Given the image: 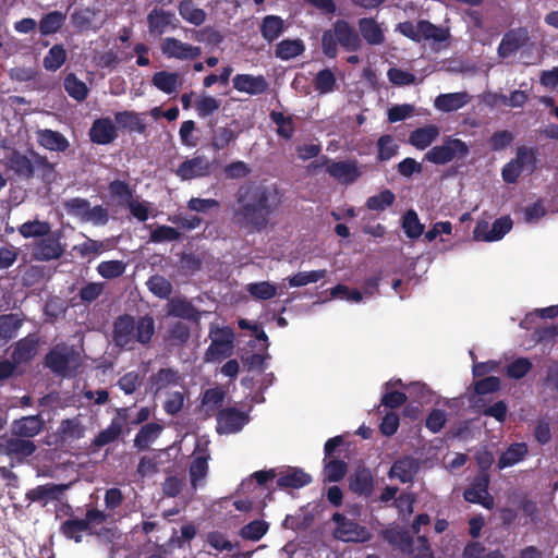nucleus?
<instances>
[{
    "label": "nucleus",
    "mask_w": 558,
    "mask_h": 558,
    "mask_svg": "<svg viewBox=\"0 0 558 558\" xmlns=\"http://www.w3.org/2000/svg\"><path fill=\"white\" fill-rule=\"evenodd\" d=\"M283 203V193L276 183L248 181L234 193L230 221L245 234L263 233Z\"/></svg>",
    "instance_id": "f257e3e1"
},
{
    "label": "nucleus",
    "mask_w": 558,
    "mask_h": 558,
    "mask_svg": "<svg viewBox=\"0 0 558 558\" xmlns=\"http://www.w3.org/2000/svg\"><path fill=\"white\" fill-rule=\"evenodd\" d=\"M155 332V320L151 315L146 314L135 319L130 314H122L113 322L112 341L120 349L133 350L136 343L149 345Z\"/></svg>",
    "instance_id": "f03ea898"
},
{
    "label": "nucleus",
    "mask_w": 558,
    "mask_h": 558,
    "mask_svg": "<svg viewBox=\"0 0 558 558\" xmlns=\"http://www.w3.org/2000/svg\"><path fill=\"white\" fill-rule=\"evenodd\" d=\"M10 162L15 174L25 180L37 177L44 183L50 184L57 178L56 165L34 149H28L27 154L13 151Z\"/></svg>",
    "instance_id": "7ed1b4c3"
},
{
    "label": "nucleus",
    "mask_w": 558,
    "mask_h": 558,
    "mask_svg": "<svg viewBox=\"0 0 558 558\" xmlns=\"http://www.w3.org/2000/svg\"><path fill=\"white\" fill-rule=\"evenodd\" d=\"M338 45L349 52H356L362 47V39L357 31L345 20H337L330 29L322 35L323 53L335 59L338 54Z\"/></svg>",
    "instance_id": "20e7f679"
},
{
    "label": "nucleus",
    "mask_w": 558,
    "mask_h": 558,
    "mask_svg": "<svg viewBox=\"0 0 558 558\" xmlns=\"http://www.w3.org/2000/svg\"><path fill=\"white\" fill-rule=\"evenodd\" d=\"M44 366L57 376L71 377L81 366V355L73 345L57 343L46 353Z\"/></svg>",
    "instance_id": "39448f33"
},
{
    "label": "nucleus",
    "mask_w": 558,
    "mask_h": 558,
    "mask_svg": "<svg viewBox=\"0 0 558 558\" xmlns=\"http://www.w3.org/2000/svg\"><path fill=\"white\" fill-rule=\"evenodd\" d=\"M107 520V514L97 509L90 508L87 509L85 513V518H69L64 520L60 525V533L66 538L72 539L75 543H81L83 541V534L93 535V525L101 524Z\"/></svg>",
    "instance_id": "423d86ee"
},
{
    "label": "nucleus",
    "mask_w": 558,
    "mask_h": 558,
    "mask_svg": "<svg viewBox=\"0 0 558 558\" xmlns=\"http://www.w3.org/2000/svg\"><path fill=\"white\" fill-rule=\"evenodd\" d=\"M470 154L468 144L452 136H447L442 144L433 146L424 156V160L434 165H447L454 159H464Z\"/></svg>",
    "instance_id": "0eeeda50"
},
{
    "label": "nucleus",
    "mask_w": 558,
    "mask_h": 558,
    "mask_svg": "<svg viewBox=\"0 0 558 558\" xmlns=\"http://www.w3.org/2000/svg\"><path fill=\"white\" fill-rule=\"evenodd\" d=\"M331 520L336 524L333 536L339 541L344 543H366L373 537V534L366 526L347 518L340 512L333 513Z\"/></svg>",
    "instance_id": "6e6552de"
},
{
    "label": "nucleus",
    "mask_w": 558,
    "mask_h": 558,
    "mask_svg": "<svg viewBox=\"0 0 558 558\" xmlns=\"http://www.w3.org/2000/svg\"><path fill=\"white\" fill-rule=\"evenodd\" d=\"M37 447L33 440L17 436L0 437V456L10 459V466L15 468L24 464L33 456Z\"/></svg>",
    "instance_id": "1a4fd4ad"
},
{
    "label": "nucleus",
    "mask_w": 558,
    "mask_h": 558,
    "mask_svg": "<svg viewBox=\"0 0 558 558\" xmlns=\"http://www.w3.org/2000/svg\"><path fill=\"white\" fill-rule=\"evenodd\" d=\"M64 253V247L61 244L60 232L51 231L48 235L35 240L32 244V257L38 262H50L59 259Z\"/></svg>",
    "instance_id": "9d476101"
},
{
    "label": "nucleus",
    "mask_w": 558,
    "mask_h": 558,
    "mask_svg": "<svg viewBox=\"0 0 558 558\" xmlns=\"http://www.w3.org/2000/svg\"><path fill=\"white\" fill-rule=\"evenodd\" d=\"M513 221L510 216H502L497 218L490 226L487 221H477L473 235L477 241L494 242L501 240L508 232L511 231Z\"/></svg>",
    "instance_id": "9b49d317"
},
{
    "label": "nucleus",
    "mask_w": 558,
    "mask_h": 558,
    "mask_svg": "<svg viewBox=\"0 0 558 558\" xmlns=\"http://www.w3.org/2000/svg\"><path fill=\"white\" fill-rule=\"evenodd\" d=\"M489 475L485 472L478 473L472 481L471 486L463 493V498L471 504L481 505L490 510L495 502L493 496L488 493Z\"/></svg>",
    "instance_id": "f8f14e48"
},
{
    "label": "nucleus",
    "mask_w": 558,
    "mask_h": 558,
    "mask_svg": "<svg viewBox=\"0 0 558 558\" xmlns=\"http://www.w3.org/2000/svg\"><path fill=\"white\" fill-rule=\"evenodd\" d=\"M160 50L166 58L178 60H194L202 54L201 47L183 43L175 37L163 38Z\"/></svg>",
    "instance_id": "ddd939ff"
},
{
    "label": "nucleus",
    "mask_w": 558,
    "mask_h": 558,
    "mask_svg": "<svg viewBox=\"0 0 558 558\" xmlns=\"http://www.w3.org/2000/svg\"><path fill=\"white\" fill-rule=\"evenodd\" d=\"M217 432L219 434H234L240 432L248 422V415L236 408L220 409L216 415Z\"/></svg>",
    "instance_id": "4468645a"
},
{
    "label": "nucleus",
    "mask_w": 558,
    "mask_h": 558,
    "mask_svg": "<svg viewBox=\"0 0 558 558\" xmlns=\"http://www.w3.org/2000/svg\"><path fill=\"white\" fill-rule=\"evenodd\" d=\"M327 173L342 185H351L362 175L356 160H331Z\"/></svg>",
    "instance_id": "2eb2a0df"
},
{
    "label": "nucleus",
    "mask_w": 558,
    "mask_h": 558,
    "mask_svg": "<svg viewBox=\"0 0 558 558\" xmlns=\"http://www.w3.org/2000/svg\"><path fill=\"white\" fill-rule=\"evenodd\" d=\"M70 484L47 483L26 492L25 497L31 502H39L45 507L49 501H59Z\"/></svg>",
    "instance_id": "dca6fc26"
},
{
    "label": "nucleus",
    "mask_w": 558,
    "mask_h": 558,
    "mask_svg": "<svg viewBox=\"0 0 558 558\" xmlns=\"http://www.w3.org/2000/svg\"><path fill=\"white\" fill-rule=\"evenodd\" d=\"M40 338L36 332L28 333L13 344L11 359L16 365L27 364L37 354Z\"/></svg>",
    "instance_id": "f3484780"
},
{
    "label": "nucleus",
    "mask_w": 558,
    "mask_h": 558,
    "mask_svg": "<svg viewBox=\"0 0 558 558\" xmlns=\"http://www.w3.org/2000/svg\"><path fill=\"white\" fill-rule=\"evenodd\" d=\"M128 408L117 409V416L113 417L107 428L98 433L94 439L96 447H104L116 441L122 434L123 424L128 420Z\"/></svg>",
    "instance_id": "a211bd4d"
},
{
    "label": "nucleus",
    "mask_w": 558,
    "mask_h": 558,
    "mask_svg": "<svg viewBox=\"0 0 558 558\" xmlns=\"http://www.w3.org/2000/svg\"><path fill=\"white\" fill-rule=\"evenodd\" d=\"M529 39V32L525 27L510 29L501 38L498 46V54L501 58L510 57L525 46Z\"/></svg>",
    "instance_id": "6ab92c4d"
},
{
    "label": "nucleus",
    "mask_w": 558,
    "mask_h": 558,
    "mask_svg": "<svg viewBox=\"0 0 558 558\" xmlns=\"http://www.w3.org/2000/svg\"><path fill=\"white\" fill-rule=\"evenodd\" d=\"M88 135L92 143L108 145L118 137V130L110 118L104 117L93 122Z\"/></svg>",
    "instance_id": "aec40b11"
},
{
    "label": "nucleus",
    "mask_w": 558,
    "mask_h": 558,
    "mask_svg": "<svg viewBox=\"0 0 558 558\" xmlns=\"http://www.w3.org/2000/svg\"><path fill=\"white\" fill-rule=\"evenodd\" d=\"M45 427V421L39 414L23 416L12 423V435L21 438H33Z\"/></svg>",
    "instance_id": "412c9836"
},
{
    "label": "nucleus",
    "mask_w": 558,
    "mask_h": 558,
    "mask_svg": "<svg viewBox=\"0 0 558 558\" xmlns=\"http://www.w3.org/2000/svg\"><path fill=\"white\" fill-rule=\"evenodd\" d=\"M210 166L204 156H195L182 161L175 173L182 180H192L209 174Z\"/></svg>",
    "instance_id": "4be33fe9"
},
{
    "label": "nucleus",
    "mask_w": 558,
    "mask_h": 558,
    "mask_svg": "<svg viewBox=\"0 0 558 558\" xmlns=\"http://www.w3.org/2000/svg\"><path fill=\"white\" fill-rule=\"evenodd\" d=\"M36 140L39 146L50 151L64 153L70 147L69 140L59 131L51 129L37 130Z\"/></svg>",
    "instance_id": "5701e85b"
},
{
    "label": "nucleus",
    "mask_w": 558,
    "mask_h": 558,
    "mask_svg": "<svg viewBox=\"0 0 558 558\" xmlns=\"http://www.w3.org/2000/svg\"><path fill=\"white\" fill-rule=\"evenodd\" d=\"M417 471V461L413 457L404 456L392 463L388 476L390 478H398L401 483L405 484L414 480Z\"/></svg>",
    "instance_id": "b1692460"
},
{
    "label": "nucleus",
    "mask_w": 558,
    "mask_h": 558,
    "mask_svg": "<svg viewBox=\"0 0 558 558\" xmlns=\"http://www.w3.org/2000/svg\"><path fill=\"white\" fill-rule=\"evenodd\" d=\"M312 483V476L300 468L289 466L280 472L277 478V486L280 489H299Z\"/></svg>",
    "instance_id": "393cba45"
},
{
    "label": "nucleus",
    "mask_w": 558,
    "mask_h": 558,
    "mask_svg": "<svg viewBox=\"0 0 558 558\" xmlns=\"http://www.w3.org/2000/svg\"><path fill=\"white\" fill-rule=\"evenodd\" d=\"M232 83L238 92L250 95H260L268 89V82L263 75L236 74Z\"/></svg>",
    "instance_id": "a878e982"
},
{
    "label": "nucleus",
    "mask_w": 558,
    "mask_h": 558,
    "mask_svg": "<svg viewBox=\"0 0 558 558\" xmlns=\"http://www.w3.org/2000/svg\"><path fill=\"white\" fill-rule=\"evenodd\" d=\"M207 126L211 130L210 146L215 151L226 149L239 136V132H235L230 126L216 128V120L214 119L208 121Z\"/></svg>",
    "instance_id": "bb28decb"
},
{
    "label": "nucleus",
    "mask_w": 558,
    "mask_h": 558,
    "mask_svg": "<svg viewBox=\"0 0 558 558\" xmlns=\"http://www.w3.org/2000/svg\"><path fill=\"white\" fill-rule=\"evenodd\" d=\"M175 19V15L171 11H166L160 8H154L147 14V26L149 34L159 37L166 33L169 26L172 25V21Z\"/></svg>",
    "instance_id": "cd10ccee"
},
{
    "label": "nucleus",
    "mask_w": 558,
    "mask_h": 558,
    "mask_svg": "<svg viewBox=\"0 0 558 558\" xmlns=\"http://www.w3.org/2000/svg\"><path fill=\"white\" fill-rule=\"evenodd\" d=\"M168 315L198 323L201 319L199 311L185 298H173L168 303Z\"/></svg>",
    "instance_id": "c85d7f7f"
},
{
    "label": "nucleus",
    "mask_w": 558,
    "mask_h": 558,
    "mask_svg": "<svg viewBox=\"0 0 558 558\" xmlns=\"http://www.w3.org/2000/svg\"><path fill=\"white\" fill-rule=\"evenodd\" d=\"M351 492L361 496H371L374 489V477L369 469L357 468L349 478Z\"/></svg>",
    "instance_id": "c756f323"
},
{
    "label": "nucleus",
    "mask_w": 558,
    "mask_h": 558,
    "mask_svg": "<svg viewBox=\"0 0 558 558\" xmlns=\"http://www.w3.org/2000/svg\"><path fill=\"white\" fill-rule=\"evenodd\" d=\"M209 458L210 456L206 448L201 450L199 446L196 447V456L189 468L191 484L194 488L197 487L198 482L207 476Z\"/></svg>",
    "instance_id": "7c9ffc66"
},
{
    "label": "nucleus",
    "mask_w": 558,
    "mask_h": 558,
    "mask_svg": "<svg viewBox=\"0 0 558 558\" xmlns=\"http://www.w3.org/2000/svg\"><path fill=\"white\" fill-rule=\"evenodd\" d=\"M470 101L466 92L440 94L435 99V107L442 112H451L461 109Z\"/></svg>",
    "instance_id": "2f4dec72"
},
{
    "label": "nucleus",
    "mask_w": 558,
    "mask_h": 558,
    "mask_svg": "<svg viewBox=\"0 0 558 558\" xmlns=\"http://www.w3.org/2000/svg\"><path fill=\"white\" fill-rule=\"evenodd\" d=\"M357 25L361 36L368 45L378 46L385 41L383 29L373 17H362Z\"/></svg>",
    "instance_id": "473e14b6"
},
{
    "label": "nucleus",
    "mask_w": 558,
    "mask_h": 558,
    "mask_svg": "<svg viewBox=\"0 0 558 558\" xmlns=\"http://www.w3.org/2000/svg\"><path fill=\"white\" fill-rule=\"evenodd\" d=\"M529 453V447L525 442L511 444L498 458L497 466L502 470L512 466L524 458Z\"/></svg>",
    "instance_id": "72a5a7b5"
},
{
    "label": "nucleus",
    "mask_w": 558,
    "mask_h": 558,
    "mask_svg": "<svg viewBox=\"0 0 558 558\" xmlns=\"http://www.w3.org/2000/svg\"><path fill=\"white\" fill-rule=\"evenodd\" d=\"M114 120L121 129L140 134L146 132V123L142 118V113L131 110L119 111L114 113Z\"/></svg>",
    "instance_id": "f704fd0d"
},
{
    "label": "nucleus",
    "mask_w": 558,
    "mask_h": 558,
    "mask_svg": "<svg viewBox=\"0 0 558 558\" xmlns=\"http://www.w3.org/2000/svg\"><path fill=\"white\" fill-rule=\"evenodd\" d=\"M66 14L61 11H50L43 14L38 23V29L41 36L57 34L64 26Z\"/></svg>",
    "instance_id": "c9c22d12"
},
{
    "label": "nucleus",
    "mask_w": 558,
    "mask_h": 558,
    "mask_svg": "<svg viewBox=\"0 0 558 558\" xmlns=\"http://www.w3.org/2000/svg\"><path fill=\"white\" fill-rule=\"evenodd\" d=\"M439 135V129L429 124L423 128H417L411 132L409 143L417 149L427 148Z\"/></svg>",
    "instance_id": "e433bc0d"
},
{
    "label": "nucleus",
    "mask_w": 558,
    "mask_h": 558,
    "mask_svg": "<svg viewBox=\"0 0 558 558\" xmlns=\"http://www.w3.org/2000/svg\"><path fill=\"white\" fill-rule=\"evenodd\" d=\"M284 31V21L279 15H266L260 23L259 32L262 37L272 43L277 40Z\"/></svg>",
    "instance_id": "4c0bfd02"
},
{
    "label": "nucleus",
    "mask_w": 558,
    "mask_h": 558,
    "mask_svg": "<svg viewBox=\"0 0 558 558\" xmlns=\"http://www.w3.org/2000/svg\"><path fill=\"white\" fill-rule=\"evenodd\" d=\"M151 83L162 93L170 95L181 85V77L177 72L159 71L153 75Z\"/></svg>",
    "instance_id": "58836bf2"
},
{
    "label": "nucleus",
    "mask_w": 558,
    "mask_h": 558,
    "mask_svg": "<svg viewBox=\"0 0 558 558\" xmlns=\"http://www.w3.org/2000/svg\"><path fill=\"white\" fill-rule=\"evenodd\" d=\"M51 225L39 219L28 220L17 227L19 233L24 239H40L50 233Z\"/></svg>",
    "instance_id": "ea45409f"
},
{
    "label": "nucleus",
    "mask_w": 558,
    "mask_h": 558,
    "mask_svg": "<svg viewBox=\"0 0 558 558\" xmlns=\"http://www.w3.org/2000/svg\"><path fill=\"white\" fill-rule=\"evenodd\" d=\"M178 10L184 21L195 26H199L206 21V12L197 8L193 0H182Z\"/></svg>",
    "instance_id": "a19ab883"
},
{
    "label": "nucleus",
    "mask_w": 558,
    "mask_h": 558,
    "mask_svg": "<svg viewBox=\"0 0 558 558\" xmlns=\"http://www.w3.org/2000/svg\"><path fill=\"white\" fill-rule=\"evenodd\" d=\"M418 36L420 43L422 40L433 39L437 43H442L449 38V31L439 27L427 20L418 21Z\"/></svg>",
    "instance_id": "79ce46f5"
},
{
    "label": "nucleus",
    "mask_w": 558,
    "mask_h": 558,
    "mask_svg": "<svg viewBox=\"0 0 558 558\" xmlns=\"http://www.w3.org/2000/svg\"><path fill=\"white\" fill-rule=\"evenodd\" d=\"M305 46L301 39H283L277 46L275 54L281 60H290L301 56Z\"/></svg>",
    "instance_id": "37998d69"
},
{
    "label": "nucleus",
    "mask_w": 558,
    "mask_h": 558,
    "mask_svg": "<svg viewBox=\"0 0 558 558\" xmlns=\"http://www.w3.org/2000/svg\"><path fill=\"white\" fill-rule=\"evenodd\" d=\"M68 53L62 44L53 45L44 57L43 65L47 71L59 70L66 61Z\"/></svg>",
    "instance_id": "c03bdc74"
},
{
    "label": "nucleus",
    "mask_w": 558,
    "mask_h": 558,
    "mask_svg": "<svg viewBox=\"0 0 558 558\" xmlns=\"http://www.w3.org/2000/svg\"><path fill=\"white\" fill-rule=\"evenodd\" d=\"M162 427L157 423H147L141 427L134 439V446L140 450L148 448L161 432Z\"/></svg>",
    "instance_id": "a18cd8bd"
},
{
    "label": "nucleus",
    "mask_w": 558,
    "mask_h": 558,
    "mask_svg": "<svg viewBox=\"0 0 558 558\" xmlns=\"http://www.w3.org/2000/svg\"><path fill=\"white\" fill-rule=\"evenodd\" d=\"M234 344L211 341L204 353V361L207 363H219L233 354Z\"/></svg>",
    "instance_id": "49530a36"
},
{
    "label": "nucleus",
    "mask_w": 558,
    "mask_h": 558,
    "mask_svg": "<svg viewBox=\"0 0 558 558\" xmlns=\"http://www.w3.org/2000/svg\"><path fill=\"white\" fill-rule=\"evenodd\" d=\"M379 535L385 542L395 547H405L412 543L409 533L399 526L381 530Z\"/></svg>",
    "instance_id": "de8ad7c7"
},
{
    "label": "nucleus",
    "mask_w": 558,
    "mask_h": 558,
    "mask_svg": "<svg viewBox=\"0 0 558 558\" xmlns=\"http://www.w3.org/2000/svg\"><path fill=\"white\" fill-rule=\"evenodd\" d=\"M538 150L536 147L521 145L517 147L515 157L512 158L523 170L533 172L536 169Z\"/></svg>",
    "instance_id": "09e8293b"
},
{
    "label": "nucleus",
    "mask_w": 558,
    "mask_h": 558,
    "mask_svg": "<svg viewBox=\"0 0 558 558\" xmlns=\"http://www.w3.org/2000/svg\"><path fill=\"white\" fill-rule=\"evenodd\" d=\"M64 89L70 97L76 101H84L88 96L86 84L78 80L74 73H70L64 78Z\"/></svg>",
    "instance_id": "8fccbe9b"
},
{
    "label": "nucleus",
    "mask_w": 558,
    "mask_h": 558,
    "mask_svg": "<svg viewBox=\"0 0 558 558\" xmlns=\"http://www.w3.org/2000/svg\"><path fill=\"white\" fill-rule=\"evenodd\" d=\"M269 117L277 125V134L284 140H291L295 132V125L292 117H286L279 111H271Z\"/></svg>",
    "instance_id": "3c124183"
},
{
    "label": "nucleus",
    "mask_w": 558,
    "mask_h": 558,
    "mask_svg": "<svg viewBox=\"0 0 558 558\" xmlns=\"http://www.w3.org/2000/svg\"><path fill=\"white\" fill-rule=\"evenodd\" d=\"M246 291L255 300L267 301L277 295L276 284L269 281L253 282L246 286Z\"/></svg>",
    "instance_id": "603ef678"
},
{
    "label": "nucleus",
    "mask_w": 558,
    "mask_h": 558,
    "mask_svg": "<svg viewBox=\"0 0 558 558\" xmlns=\"http://www.w3.org/2000/svg\"><path fill=\"white\" fill-rule=\"evenodd\" d=\"M337 78L330 69H323L314 77V88L319 94H329L336 88Z\"/></svg>",
    "instance_id": "864d4df0"
},
{
    "label": "nucleus",
    "mask_w": 558,
    "mask_h": 558,
    "mask_svg": "<svg viewBox=\"0 0 558 558\" xmlns=\"http://www.w3.org/2000/svg\"><path fill=\"white\" fill-rule=\"evenodd\" d=\"M220 105L221 101L214 96L202 95L196 98L194 108L197 112V116L202 119H205L218 111Z\"/></svg>",
    "instance_id": "5fc2aeb1"
},
{
    "label": "nucleus",
    "mask_w": 558,
    "mask_h": 558,
    "mask_svg": "<svg viewBox=\"0 0 558 558\" xmlns=\"http://www.w3.org/2000/svg\"><path fill=\"white\" fill-rule=\"evenodd\" d=\"M402 228L410 239H417L424 232V225L420 222L417 214L410 209L402 217Z\"/></svg>",
    "instance_id": "6e6d98bb"
},
{
    "label": "nucleus",
    "mask_w": 558,
    "mask_h": 558,
    "mask_svg": "<svg viewBox=\"0 0 558 558\" xmlns=\"http://www.w3.org/2000/svg\"><path fill=\"white\" fill-rule=\"evenodd\" d=\"M269 524L264 520H254L245 524L240 530V535L244 539L259 541L268 531Z\"/></svg>",
    "instance_id": "4d7b16f0"
},
{
    "label": "nucleus",
    "mask_w": 558,
    "mask_h": 558,
    "mask_svg": "<svg viewBox=\"0 0 558 558\" xmlns=\"http://www.w3.org/2000/svg\"><path fill=\"white\" fill-rule=\"evenodd\" d=\"M348 471V464L339 459H325L324 472L328 482L341 481Z\"/></svg>",
    "instance_id": "13d9d810"
},
{
    "label": "nucleus",
    "mask_w": 558,
    "mask_h": 558,
    "mask_svg": "<svg viewBox=\"0 0 558 558\" xmlns=\"http://www.w3.org/2000/svg\"><path fill=\"white\" fill-rule=\"evenodd\" d=\"M148 290L159 299H168L172 293V284L163 276L154 275L147 281Z\"/></svg>",
    "instance_id": "bf43d9fd"
},
{
    "label": "nucleus",
    "mask_w": 558,
    "mask_h": 558,
    "mask_svg": "<svg viewBox=\"0 0 558 558\" xmlns=\"http://www.w3.org/2000/svg\"><path fill=\"white\" fill-rule=\"evenodd\" d=\"M181 239V233L178 229L160 225L157 226L149 235V242L151 243H165V242H173L179 241Z\"/></svg>",
    "instance_id": "052dcab7"
},
{
    "label": "nucleus",
    "mask_w": 558,
    "mask_h": 558,
    "mask_svg": "<svg viewBox=\"0 0 558 558\" xmlns=\"http://www.w3.org/2000/svg\"><path fill=\"white\" fill-rule=\"evenodd\" d=\"M327 275L326 269H318L312 271H300L292 277L288 278L290 287H303L308 283L318 282Z\"/></svg>",
    "instance_id": "680f3d73"
},
{
    "label": "nucleus",
    "mask_w": 558,
    "mask_h": 558,
    "mask_svg": "<svg viewBox=\"0 0 558 558\" xmlns=\"http://www.w3.org/2000/svg\"><path fill=\"white\" fill-rule=\"evenodd\" d=\"M395 194L390 190L386 189L380 193L368 197L366 201V207L369 210L383 211L387 207L391 206L395 203Z\"/></svg>",
    "instance_id": "e2e57ef3"
},
{
    "label": "nucleus",
    "mask_w": 558,
    "mask_h": 558,
    "mask_svg": "<svg viewBox=\"0 0 558 558\" xmlns=\"http://www.w3.org/2000/svg\"><path fill=\"white\" fill-rule=\"evenodd\" d=\"M125 267L122 260H104L98 264L97 272L105 279H116L124 274Z\"/></svg>",
    "instance_id": "0e129e2a"
},
{
    "label": "nucleus",
    "mask_w": 558,
    "mask_h": 558,
    "mask_svg": "<svg viewBox=\"0 0 558 558\" xmlns=\"http://www.w3.org/2000/svg\"><path fill=\"white\" fill-rule=\"evenodd\" d=\"M378 154L377 159L379 161H387L397 155L399 146L396 144L393 137L389 134H384L378 138L377 142Z\"/></svg>",
    "instance_id": "69168bd1"
},
{
    "label": "nucleus",
    "mask_w": 558,
    "mask_h": 558,
    "mask_svg": "<svg viewBox=\"0 0 558 558\" xmlns=\"http://www.w3.org/2000/svg\"><path fill=\"white\" fill-rule=\"evenodd\" d=\"M179 380L178 372L172 368H160L153 377H151V386L156 388V390H161L171 385H177Z\"/></svg>",
    "instance_id": "338daca9"
},
{
    "label": "nucleus",
    "mask_w": 558,
    "mask_h": 558,
    "mask_svg": "<svg viewBox=\"0 0 558 558\" xmlns=\"http://www.w3.org/2000/svg\"><path fill=\"white\" fill-rule=\"evenodd\" d=\"M226 398V391L221 387L206 389L203 393L202 404L207 410L216 411L221 408Z\"/></svg>",
    "instance_id": "774afa93"
}]
</instances>
